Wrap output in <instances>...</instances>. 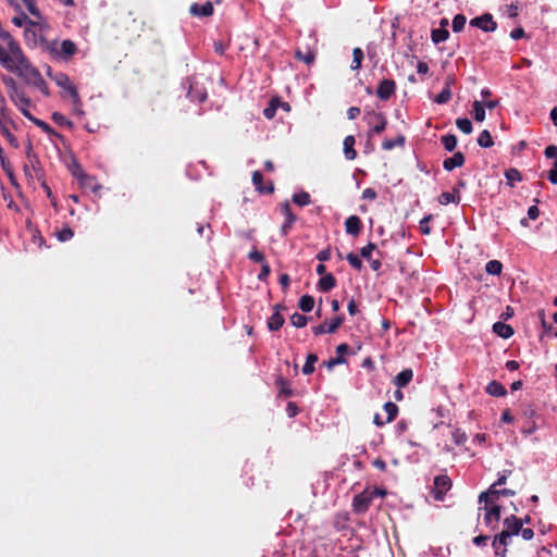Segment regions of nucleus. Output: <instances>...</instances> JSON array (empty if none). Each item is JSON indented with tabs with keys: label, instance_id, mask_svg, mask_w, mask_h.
Segmentation results:
<instances>
[{
	"label": "nucleus",
	"instance_id": "1",
	"mask_svg": "<svg viewBox=\"0 0 557 557\" xmlns=\"http://www.w3.org/2000/svg\"><path fill=\"white\" fill-rule=\"evenodd\" d=\"M0 64L9 72L17 74L27 85H32L41 74L34 67L24 52L18 55L7 57L5 49L0 45Z\"/></svg>",
	"mask_w": 557,
	"mask_h": 557
},
{
	"label": "nucleus",
	"instance_id": "2",
	"mask_svg": "<svg viewBox=\"0 0 557 557\" xmlns=\"http://www.w3.org/2000/svg\"><path fill=\"white\" fill-rule=\"evenodd\" d=\"M2 83L8 88L9 97L15 104H18V101L24 106L30 104L29 98L26 97L25 92L18 87L17 83L13 77L3 75Z\"/></svg>",
	"mask_w": 557,
	"mask_h": 557
},
{
	"label": "nucleus",
	"instance_id": "3",
	"mask_svg": "<svg viewBox=\"0 0 557 557\" xmlns=\"http://www.w3.org/2000/svg\"><path fill=\"white\" fill-rule=\"evenodd\" d=\"M376 496L377 491H371V488H366L363 492L357 494L352 500L354 511L357 513L366 512Z\"/></svg>",
	"mask_w": 557,
	"mask_h": 557
},
{
	"label": "nucleus",
	"instance_id": "4",
	"mask_svg": "<svg viewBox=\"0 0 557 557\" xmlns=\"http://www.w3.org/2000/svg\"><path fill=\"white\" fill-rule=\"evenodd\" d=\"M48 50L54 57H63L67 59L75 54L77 48L74 41L65 39L60 44V49L58 48V44L53 41L48 45Z\"/></svg>",
	"mask_w": 557,
	"mask_h": 557
},
{
	"label": "nucleus",
	"instance_id": "5",
	"mask_svg": "<svg viewBox=\"0 0 557 557\" xmlns=\"http://www.w3.org/2000/svg\"><path fill=\"white\" fill-rule=\"evenodd\" d=\"M497 486L491 485L487 491L482 492L479 496L480 503L493 504L500 496H513L516 492L510 488L497 490Z\"/></svg>",
	"mask_w": 557,
	"mask_h": 557
},
{
	"label": "nucleus",
	"instance_id": "6",
	"mask_svg": "<svg viewBox=\"0 0 557 557\" xmlns=\"http://www.w3.org/2000/svg\"><path fill=\"white\" fill-rule=\"evenodd\" d=\"M52 79L55 82V84L59 87L63 88L66 92H69V95L71 96V98L73 99V101L75 103L79 102V96H78L77 89L71 83L70 77L65 73L58 72L52 76Z\"/></svg>",
	"mask_w": 557,
	"mask_h": 557
},
{
	"label": "nucleus",
	"instance_id": "7",
	"mask_svg": "<svg viewBox=\"0 0 557 557\" xmlns=\"http://www.w3.org/2000/svg\"><path fill=\"white\" fill-rule=\"evenodd\" d=\"M451 487V480L447 475H437L434 478V486L432 490L433 496L436 500H443L446 493Z\"/></svg>",
	"mask_w": 557,
	"mask_h": 557
},
{
	"label": "nucleus",
	"instance_id": "8",
	"mask_svg": "<svg viewBox=\"0 0 557 557\" xmlns=\"http://www.w3.org/2000/svg\"><path fill=\"white\" fill-rule=\"evenodd\" d=\"M470 25L482 29L485 33L494 32L497 28V23L493 20V15L484 13L481 16L474 17L470 21Z\"/></svg>",
	"mask_w": 557,
	"mask_h": 557
},
{
	"label": "nucleus",
	"instance_id": "9",
	"mask_svg": "<svg viewBox=\"0 0 557 557\" xmlns=\"http://www.w3.org/2000/svg\"><path fill=\"white\" fill-rule=\"evenodd\" d=\"M511 535L508 532L502 531L497 534L492 543L493 548L495 549V554L502 557H505L507 553V546L510 544Z\"/></svg>",
	"mask_w": 557,
	"mask_h": 557
},
{
	"label": "nucleus",
	"instance_id": "10",
	"mask_svg": "<svg viewBox=\"0 0 557 557\" xmlns=\"http://www.w3.org/2000/svg\"><path fill=\"white\" fill-rule=\"evenodd\" d=\"M343 322H344V317L338 315V317L334 318L330 324L321 323L317 326H313L312 332L314 335H322L325 333H335L336 330L343 324Z\"/></svg>",
	"mask_w": 557,
	"mask_h": 557
},
{
	"label": "nucleus",
	"instance_id": "11",
	"mask_svg": "<svg viewBox=\"0 0 557 557\" xmlns=\"http://www.w3.org/2000/svg\"><path fill=\"white\" fill-rule=\"evenodd\" d=\"M0 38L8 45V50H5L8 58L18 55L22 52L20 44L3 28L0 30Z\"/></svg>",
	"mask_w": 557,
	"mask_h": 557
},
{
	"label": "nucleus",
	"instance_id": "12",
	"mask_svg": "<svg viewBox=\"0 0 557 557\" xmlns=\"http://www.w3.org/2000/svg\"><path fill=\"white\" fill-rule=\"evenodd\" d=\"M484 509H485V516H484L485 524L491 525L492 529L495 530L496 524L492 525V522H493V520L495 522L499 521L502 507L499 505H494V503H493V504H485Z\"/></svg>",
	"mask_w": 557,
	"mask_h": 557
},
{
	"label": "nucleus",
	"instance_id": "13",
	"mask_svg": "<svg viewBox=\"0 0 557 557\" xmlns=\"http://www.w3.org/2000/svg\"><path fill=\"white\" fill-rule=\"evenodd\" d=\"M396 84L393 79H383L380 82L377 89H376V96L381 100H388L395 92Z\"/></svg>",
	"mask_w": 557,
	"mask_h": 557
},
{
	"label": "nucleus",
	"instance_id": "14",
	"mask_svg": "<svg viewBox=\"0 0 557 557\" xmlns=\"http://www.w3.org/2000/svg\"><path fill=\"white\" fill-rule=\"evenodd\" d=\"M282 213L285 215V222L281 227V233L283 236H286L297 220V216L292 212L290 206L287 201L282 205Z\"/></svg>",
	"mask_w": 557,
	"mask_h": 557
},
{
	"label": "nucleus",
	"instance_id": "15",
	"mask_svg": "<svg viewBox=\"0 0 557 557\" xmlns=\"http://www.w3.org/2000/svg\"><path fill=\"white\" fill-rule=\"evenodd\" d=\"M213 4L210 1L205 2L203 4L193 3L189 8V13L193 16L198 17H208L213 14Z\"/></svg>",
	"mask_w": 557,
	"mask_h": 557
},
{
	"label": "nucleus",
	"instance_id": "16",
	"mask_svg": "<svg viewBox=\"0 0 557 557\" xmlns=\"http://www.w3.org/2000/svg\"><path fill=\"white\" fill-rule=\"evenodd\" d=\"M505 532H508L509 535H518L520 534L522 527V519L517 518L515 515H511L504 520Z\"/></svg>",
	"mask_w": 557,
	"mask_h": 557
},
{
	"label": "nucleus",
	"instance_id": "17",
	"mask_svg": "<svg viewBox=\"0 0 557 557\" xmlns=\"http://www.w3.org/2000/svg\"><path fill=\"white\" fill-rule=\"evenodd\" d=\"M466 158L465 154L460 151L454 153L453 157L446 158L443 162V168L450 172L456 168H460L465 164Z\"/></svg>",
	"mask_w": 557,
	"mask_h": 557
},
{
	"label": "nucleus",
	"instance_id": "18",
	"mask_svg": "<svg viewBox=\"0 0 557 557\" xmlns=\"http://www.w3.org/2000/svg\"><path fill=\"white\" fill-rule=\"evenodd\" d=\"M252 184L260 194H272L274 191L272 182H270L267 186H263V175L259 171H255L252 173Z\"/></svg>",
	"mask_w": 557,
	"mask_h": 557
},
{
	"label": "nucleus",
	"instance_id": "19",
	"mask_svg": "<svg viewBox=\"0 0 557 557\" xmlns=\"http://www.w3.org/2000/svg\"><path fill=\"white\" fill-rule=\"evenodd\" d=\"M362 228V223L359 216L350 215L345 221L346 233L352 236H357Z\"/></svg>",
	"mask_w": 557,
	"mask_h": 557
},
{
	"label": "nucleus",
	"instance_id": "20",
	"mask_svg": "<svg viewBox=\"0 0 557 557\" xmlns=\"http://www.w3.org/2000/svg\"><path fill=\"white\" fill-rule=\"evenodd\" d=\"M78 183L85 189H89L94 193H97L101 186L97 183L94 176L86 174L84 171L79 172V181Z\"/></svg>",
	"mask_w": 557,
	"mask_h": 557
},
{
	"label": "nucleus",
	"instance_id": "21",
	"mask_svg": "<svg viewBox=\"0 0 557 557\" xmlns=\"http://www.w3.org/2000/svg\"><path fill=\"white\" fill-rule=\"evenodd\" d=\"M281 305L274 307L273 314L268 320V327L270 331H277L284 324V318L280 313Z\"/></svg>",
	"mask_w": 557,
	"mask_h": 557
},
{
	"label": "nucleus",
	"instance_id": "22",
	"mask_svg": "<svg viewBox=\"0 0 557 557\" xmlns=\"http://www.w3.org/2000/svg\"><path fill=\"white\" fill-rule=\"evenodd\" d=\"M413 377V372L411 369H404L400 371L394 379V384L398 388H403L407 386Z\"/></svg>",
	"mask_w": 557,
	"mask_h": 557
},
{
	"label": "nucleus",
	"instance_id": "23",
	"mask_svg": "<svg viewBox=\"0 0 557 557\" xmlns=\"http://www.w3.org/2000/svg\"><path fill=\"white\" fill-rule=\"evenodd\" d=\"M493 332L495 334H497L499 337L505 338V339H507L513 335V329L509 324H506L500 321L494 323Z\"/></svg>",
	"mask_w": 557,
	"mask_h": 557
},
{
	"label": "nucleus",
	"instance_id": "24",
	"mask_svg": "<svg viewBox=\"0 0 557 557\" xmlns=\"http://www.w3.org/2000/svg\"><path fill=\"white\" fill-rule=\"evenodd\" d=\"M356 139L352 135H348L344 139V153L347 160H355L357 157V151L355 150Z\"/></svg>",
	"mask_w": 557,
	"mask_h": 557
},
{
	"label": "nucleus",
	"instance_id": "25",
	"mask_svg": "<svg viewBox=\"0 0 557 557\" xmlns=\"http://www.w3.org/2000/svg\"><path fill=\"white\" fill-rule=\"evenodd\" d=\"M336 285V280L332 273H327L322 276L318 282V287L320 290L327 293L333 289Z\"/></svg>",
	"mask_w": 557,
	"mask_h": 557
},
{
	"label": "nucleus",
	"instance_id": "26",
	"mask_svg": "<svg viewBox=\"0 0 557 557\" xmlns=\"http://www.w3.org/2000/svg\"><path fill=\"white\" fill-rule=\"evenodd\" d=\"M438 202L441 205L459 203L460 196L457 188H454L451 193L444 191L438 196Z\"/></svg>",
	"mask_w": 557,
	"mask_h": 557
},
{
	"label": "nucleus",
	"instance_id": "27",
	"mask_svg": "<svg viewBox=\"0 0 557 557\" xmlns=\"http://www.w3.org/2000/svg\"><path fill=\"white\" fill-rule=\"evenodd\" d=\"M486 393L491 396L503 397L507 394V391L503 384L497 381H492L486 386Z\"/></svg>",
	"mask_w": 557,
	"mask_h": 557
},
{
	"label": "nucleus",
	"instance_id": "28",
	"mask_svg": "<svg viewBox=\"0 0 557 557\" xmlns=\"http://www.w3.org/2000/svg\"><path fill=\"white\" fill-rule=\"evenodd\" d=\"M448 37H449V32L445 27L434 28L431 32L432 41L436 45L447 40Z\"/></svg>",
	"mask_w": 557,
	"mask_h": 557
},
{
	"label": "nucleus",
	"instance_id": "29",
	"mask_svg": "<svg viewBox=\"0 0 557 557\" xmlns=\"http://www.w3.org/2000/svg\"><path fill=\"white\" fill-rule=\"evenodd\" d=\"M298 307L304 312H310L314 307V298L310 295H304L300 297Z\"/></svg>",
	"mask_w": 557,
	"mask_h": 557
},
{
	"label": "nucleus",
	"instance_id": "30",
	"mask_svg": "<svg viewBox=\"0 0 557 557\" xmlns=\"http://www.w3.org/2000/svg\"><path fill=\"white\" fill-rule=\"evenodd\" d=\"M405 144V136L398 135L395 139H385L382 144L384 150H392L395 147H401Z\"/></svg>",
	"mask_w": 557,
	"mask_h": 557
},
{
	"label": "nucleus",
	"instance_id": "31",
	"mask_svg": "<svg viewBox=\"0 0 557 557\" xmlns=\"http://www.w3.org/2000/svg\"><path fill=\"white\" fill-rule=\"evenodd\" d=\"M478 145L482 148H490L494 145L491 133L487 129L480 133L478 137Z\"/></svg>",
	"mask_w": 557,
	"mask_h": 557
},
{
	"label": "nucleus",
	"instance_id": "32",
	"mask_svg": "<svg viewBox=\"0 0 557 557\" xmlns=\"http://www.w3.org/2000/svg\"><path fill=\"white\" fill-rule=\"evenodd\" d=\"M441 141L444 148L449 152L454 151L457 146V137L453 134L442 136Z\"/></svg>",
	"mask_w": 557,
	"mask_h": 557
},
{
	"label": "nucleus",
	"instance_id": "33",
	"mask_svg": "<svg viewBox=\"0 0 557 557\" xmlns=\"http://www.w3.org/2000/svg\"><path fill=\"white\" fill-rule=\"evenodd\" d=\"M318 361V356L314 354H309L307 356L306 363L302 367V373L309 375L314 372V363Z\"/></svg>",
	"mask_w": 557,
	"mask_h": 557
},
{
	"label": "nucleus",
	"instance_id": "34",
	"mask_svg": "<svg viewBox=\"0 0 557 557\" xmlns=\"http://www.w3.org/2000/svg\"><path fill=\"white\" fill-rule=\"evenodd\" d=\"M276 384L280 386L278 396H284V397L293 396V389L289 387V383L287 380H285L283 377H278L276 380Z\"/></svg>",
	"mask_w": 557,
	"mask_h": 557
},
{
	"label": "nucleus",
	"instance_id": "35",
	"mask_svg": "<svg viewBox=\"0 0 557 557\" xmlns=\"http://www.w3.org/2000/svg\"><path fill=\"white\" fill-rule=\"evenodd\" d=\"M373 116L376 120V123L373 126L372 132L375 134H380L385 129L387 121L382 113H373Z\"/></svg>",
	"mask_w": 557,
	"mask_h": 557
},
{
	"label": "nucleus",
	"instance_id": "36",
	"mask_svg": "<svg viewBox=\"0 0 557 557\" xmlns=\"http://www.w3.org/2000/svg\"><path fill=\"white\" fill-rule=\"evenodd\" d=\"M503 270V264L498 260H491L485 265V271L491 275H499Z\"/></svg>",
	"mask_w": 557,
	"mask_h": 557
},
{
	"label": "nucleus",
	"instance_id": "37",
	"mask_svg": "<svg viewBox=\"0 0 557 557\" xmlns=\"http://www.w3.org/2000/svg\"><path fill=\"white\" fill-rule=\"evenodd\" d=\"M473 114L474 120L478 122H483L485 119V109L482 101L475 100L473 102Z\"/></svg>",
	"mask_w": 557,
	"mask_h": 557
},
{
	"label": "nucleus",
	"instance_id": "38",
	"mask_svg": "<svg viewBox=\"0 0 557 557\" xmlns=\"http://www.w3.org/2000/svg\"><path fill=\"white\" fill-rule=\"evenodd\" d=\"M451 99V91L449 87V83H446L445 88L436 96L434 101L438 104H444Z\"/></svg>",
	"mask_w": 557,
	"mask_h": 557
},
{
	"label": "nucleus",
	"instance_id": "39",
	"mask_svg": "<svg viewBox=\"0 0 557 557\" xmlns=\"http://www.w3.org/2000/svg\"><path fill=\"white\" fill-rule=\"evenodd\" d=\"M457 127L465 134H471L473 126L472 122L467 117H459L456 120Z\"/></svg>",
	"mask_w": 557,
	"mask_h": 557
},
{
	"label": "nucleus",
	"instance_id": "40",
	"mask_svg": "<svg viewBox=\"0 0 557 557\" xmlns=\"http://www.w3.org/2000/svg\"><path fill=\"white\" fill-rule=\"evenodd\" d=\"M352 63H351V70L357 71L361 67V62L363 60V51L361 48H355L352 51Z\"/></svg>",
	"mask_w": 557,
	"mask_h": 557
},
{
	"label": "nucleus",
	"instance_id": "41",
	"mask_svg": "<svg viewBox=\"0 0 557 557\" xmlns=\"http://www.w3.org/2000/svg\"><path fill=\"white\" fill-rule=\"evenodd\" d=\"M384 411L387 414V417H386L387 422H392L398 413V407L396 404H394L392 401H387L384 405Z\"/></svg>",
	"mask_w": 557,
	"mask_h": 557
},
{
	"label": "nucleus",
	"instance_id": "42",
	"mask_svg": "<svg viewBox=\"0 0 557 557\" xmlns=\"http://www.w3.org/2000/svg\"><path fill=\"white\" fill-rule=\"evenodd\" d=\"M467 18L463 14H457L453 18L451 27L455 33L461 32L465 28Z\"/></svg>",
	"mask_w": 557,
	"mask_h": 557
},
{
	"label": "nucleus",
	"instance_id": "43",
	"mask_svg": "<svg viewBox=\"0 0 557 557\" xmlns=\"http://www.w3.org/2000/svg\"><path fill=\"white\" fill-rule=\"evenodd\" d=\"M293 201L300 207L307 206L310 203V195L306 191L294 194Z\"/></svg>",
	"mask_w": 557,
	"mask_h": 557
},
{
	"label": "nucleus",
	"instance_id": "44",
	"mask_svg": "<svg viewBox=\"0 0 557 557\" xmlns=\"http://www.w3.org/2000/svg\"><path fill=\"white\" fill-rule=\"evenodd\" d=\"M290 323L295 327H305L308 323V318L304 314L295 312L290 317Z\"/></svg>",
	"mask_w": 557,
	"mask_h": 557
},
{
	"label": "nucleus",
	"instance_id": "45",
	"mask_svg": "<svg viewBox=\"0 0 557 557\" xmlns=\"http://www.w3.org/2000/svg\"><path fill=\"white\" fill-rule=\"evenodd\" d=\"M0 164H1V168L2 170L5 172V174L9 176L10 181L12 184H15V177H14V174H13V170L11 168V164L10 162L7 160L5 157H1L0 158Z\"/></svg>",
	"mask_w": 557,
	"mask_h": 557
},
{
	"label": "nucleus",
	"instance_id": "46",
	"mask_svg": "<svg viewBox=\"0 0 557 557\" xmlns=\"http://www.w3.org/2000/svg\"><path fill=\"white\" fill-rule=\"evenodd\" d=\"M32 122L49 135H58L55 131L45 121L33 117Z\"/></svg>",
	"mask_w": 557,
	"mask_h": 557
},
{
	"label": "nucleus",
	"instance_id": "47",
	"mask_svg": "<svg viewBox=\"0 0 557 557\" xmlns=\"http://www.w3.org/2000/svg\"><path fill=\"white\" fill-rule=\"evenodd\" d=\"M505 176L508 183L512 186L515 182H520L522 180L521 174L516 169H509L505 172Z\"/></svg>",
	"mask_w": 557,
	"mask_h": 557
},
{
	"label": "nucleus",
	"instance_id": "48",
	"mask_svg": "<svg viewBox=\"0 0 557 557\" xmlns=\"http://www.w3.org/2000/svg\"><path fill=\"white\" fill-rule=\"evenodd\" d=\"M346 260L349 262V264L360 271L362 268H363V264H362V261L360 260V258L352 253V252H349L347 256H346Z\"/></svg>",
	"mask_w": 557,
	"mask_h": 557
},
{
	"label": "nucleus",
	"instance_id": "49",
	"mask_svg": "<svg viewBox=\"0 0 557 557\" xmlns=\"http://www.w3.org/2000/svg\"><path fill=\"white\" fill-rule=\"evenodd\" d=\"M73 236L74 232L71 227H64L61 231L57 232V238L62 243L70 240Z\"/></svg>",
	"mask_w": 557,
	"mask_h": 557
},
{
	"label": "nucleus",
	"instance_id": "50",
	"mask_svg": "<svg viewBox=\"0 0 557 557\" xmlns=\"http://www.w3.org/2000/svg\"><path fill=\"white\" fill-rule=\"evenodd\" d=\"M12 23L18 27L23 26L24 24H27V26H35V23L24 13H22L20 16H14L12 18Z\"/></svg>",
	"mask_w": 557,
	"mask_h": 557
},
{
	"label": "nucleus",
	"instance_id": "51",
	"mask_svg": "<svg viewBox=\"0 0 557 557\" xmlns=\"http://www.w3.org/2000/svg\"><path fill=\"white\" fill-rule=\"evenodd\" d=\"M32 86L36 87L38 90H40L45 96H49L50 92H49V89H48V86L46 84V82L44 81L42 76L40 75L33 84Z\"/></svg>",
	"mask_w": 557,
	"mask_h": 557
},
{
	"label": "nucleus",
	"instance_id": "52",
	"mask_svg": "<svg viewBox=\"0 0 557 557\" xmlns=\"http://www.w3.org/2000/svg\"><path fill=\"white\" fill-rule=\"evenodd\" d=\"M433 219V215L432 214H429L426 216H424L421 221H420V231L422 234L424 235H429L431 233V227L429 225L430 221Z\"/></svg>",
	"mask_w": 557,
	"mask_h": 557
},
{
	"label": "nucleus",
	"instance_id": "53",
	"mask_svg": "<svg viewBox=\"0 0 557 557\" xmlns=\"http://www.w3.org/2000/svg\"><path fill=\"white\" fill-rule=\"evenodd\" d=\"M345 362H346V359L344 357L337 356L335 358H331L327 361H324L323 366H325L327 368V370L332 371L335 366L342 364Z\"/></svg>",
	"mask_w": 557,
	"mask_h": 557
},
{
	"label": "nucleus",
	"instance_id": "54",
	"mask_svg": "<svg viewBox=\"0 0 557 557\" xmlns=\"http://www.w3.org/2000/svg\"><path fill=\"white\" fill-rule=\"evenodd\" d=\"M296 58L302 60L305 63L310 64L314 61V53L312 51H308L307 53H302L300 50L296 51Z\"/></svg>",
	"mask_w": 557,
	"mask_h": 557
},
{
	"label": "nucleus",
	"instance_id": "55",
	"mask_svg": "<svg viewBox=\"0 0 557 557\" xmlns=\"http://www.w3.org/2000/svg\"><path fill=\"white\" fill-rule=\"evenodd\" d=\"M248 258H249V260H251L252 262H256V263L262 264L265 262L264 255L262 252L258 251L257 249H252L249 252Z\"/></svg>",
	"mask_w": 557,
	"mask_h": 557
},
{
	"label": "nucleus",
	"instance_id": "56",
	"mask_svg": "<svg viewBox=\"0 0 557 557\" xmlns=\"http://www.w3.org/2000/svg\"><path fill=\"white\" fill-rule=\"evenodd\" d=\"M375 249H376V245L373 243H369L367 246H364L360 249V255L362 258H364L367 260H371V253Z\"/></svg>",
	"mask_w": 557,
	"mask_h": 557
},
{
	"label": "nucleus",
	"instance_id": "57",
	"mask_svg": "<svg viewBox=\"0 0 557 557\" xmlns=\"http://www.w3.org/2000/svg\"><path fill=\"white\" fill-rule=\"evenodd\" d=\"M24 4L26 5L28 12L34 15V16H37V17H40V12L36 5V1L35 0H23Z\"/></svg>",
	"mask_w": 557,
	"mask_h": 557
},
{
	"label": "nucleus",
	"instance_id": "58",
	"mask_svg": "<svg viewBox=\"0 0 557 557\" xmlns=\"http://www.w3.org/2000/svg\"><path fill=\"white\" fill-rule=\"evenodd\" d=\"M510 474H511V470H504L503 472H499L497 480L492 485L500 486V485L506 484V481Z\"/></svg>",
	"mask_w": 557,
	"mask_h": 557
},
{
	"label": "nucleus",
	"instance_id": "59",
	"mask_svg": "<svg viewBox=\"0 0 557 557\" xmlns=\"http://www.w3.org/2000/svg\"><path fill=\"white\" fill-rule=\"evenodd\" d=\"M1 134L8 139V141L12 146H14V147L18 146V141H17L16 137L10 132L9 127H2Z\"/></svg>",
	"mask_w": 557,
	"mask_h": 557
},
{
	"label": "nucleus",
	"instance_id": "60",
	"mask_svg": "<svg viewBox=\"0 0 557 557\" xmlns=\"http://www.w3.org/2000/svg\"><path fill=\"white\" fill-rule=\"evenodd\" d=\"M453 440L457 445H461L467 441V435L461 430H455L453 432Z\"/></svg>",
	"mask_w": 557,
	"mask_h": 557
},
{
	"label": "nucleus",
	"instance_id": "61",
	"mask_svg": "<svg viewBox=\"0 0 557 557\" xmlns=\"http://www.w3.org/2000/svg\"><path fill=\"white\" fill-rule=\"evenodd\" d=\"M52 119L55 123L63 125V126H72V123L61 113L54 112L52 114Z\"/></svg>",
	"mask_w": 557,
	"mask_h": 557
},
{
	"label": "nucleus",
	"instance_id": "62",
	"mask_svg": "<svg viewBox=\"0 0 557 557\" xmlns=\"http://www.w3.org/2000/svg\"><path fill=\"white\" fill-rule=\"evenodd\" d=\"M276 112V106H274V100L270 101V104L263 110V115L267 119H273Z\"/></svg>",
	"mask_w": 557,
	"mask_h": 557
},
{
	"label": "nucleus",
	"instance_id": "63",
	"mask_svg": "<svg viewBox=\"0 0 557 557\" xmlns=\"http://www.w3.org/2000/svg\"><path fill=\"white\" fill-rule=\"evenodd\" d=\"M544 154L547 159L557 160V146L550 145L545 148Z\"/></svg>",
	"mask_w": 557,
	"mask_h": 557
},
{
	"label": "nucleus",
	"instance_id": "64",
	"mask_svg": "<svg viewBox=\"0 0 557 557\" xmlns=\"http://www.w3.org/2000/svg\"><path fill=\"white\" fill-rule=\"evenodd\" d=\"M547 178L552 184L557 185V159L554 161V168L548 172Z\"/></svg>",
	"mask_w": 557,
	"mask_h": 557
}]
</instances>
